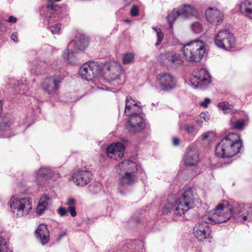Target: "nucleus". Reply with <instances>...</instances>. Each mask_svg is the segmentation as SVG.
Masks as SVG:
<instances>
[{"mask_svg":"<svg viewBox=\"0 0 252 252\" xmlns=\"http://www.w3.org/2000/svg\"><path fill=\"white\" fill-rule=\"evenodd\" d=\"M7 252V244L5 239L0 236V252Z\"/></svg>","mask_w":252,"mask_h":252,"instance_id":"nucleus-38","label":"nucleus"},{"mask_svg":"<svg viewBox=\"0 0 252 252\" xmlns=\"http://www.w3.org/2000/svg\"><path fill=\"white\" fill-rule=\"evenodd\" d=\"M125 21L126 23H130L131 22L130 20H128V19L125 20Z\"/></svg>","mask_w":252,"mask_h":252,"instance_id":"nucleus-54","label":"nucleus"},{"mask_svg":"<svg viewBox=\"0 0 252 252\" xmlns=\"http://www.w3.org/2000/svg\"><path fill=\"white\" fill-rule=\"evenodd\" d=\"M52 205L51 198L47 195L42 196L36 207V213L38 215H42L44 211L48 209Z\"/></svg>","mask_w":252,"mask_h":252,"instance_id":"nucleus-25","label":"nucleus"},{"mask_svg":"<svg viewBox=\"0 0 252 252\" xmlns=\"http://www.w3.org/2000/svg\"><path fill=\"white\" fill-rule=\"evenodd\" d=\"M211 100L208 98H206L204 100L200 103V105L204 108H207L208 105L210 103Z\"/></svg>","mask_w":252,"mask_h":252,"instance_id":"nucleus-45","label":"nucleus"},{"mask_svg":"<svg viewBox=\"0 0 252 252\" xmlns=\"http://www.w3.org/2000/svg\"><path fill=\"white\" fill-rule=\"evenodd\" d=\"M125 150V148L122 143H115L108 147L107 154L110 158L118 160L123 157Z\"/></svg>","mask_w":252,"mask_h":252,"instance_id":"nucleus-15","label":"nucleus"},{"mask_svg":"<svg viewBox=\"0 0 252 252\" xmlns=\"http://www.w3.org/2000/svg\"><path fill=\"white\" fill-rule=\"evenodd\" d=\"M161 58L163 63L167 65L177 67L183 63L180 55L176 53H166L161 55Z\"/></svg>","mask_w":252,"mask_h":252,"instance_id":"nucleus-17","label":"nucleus"},{"mask_svg":"<svg viewBox=\"0 0 252 252\" xmlns=\"http://www.w3.org/2000/svg\"><path fill=\"white\" fill-rule=\"evenodd\" d=\"M134 54L132 53H127L124 55L122 60L123 63L125 64H129L132 63L134 59Z\"/></svg>","mask_w":252,"mask_h":252,"instance_id":"nucleus-34","label":"nucleus"},{"mask_svg":"<svg viewBox=\"0 0 252 252\" xmlns=\"http://www.w3.org/2000/svg\"><path fill=\"white\" fill-rule=\"evenodd\" d=\"M205 15L208 21L212 24L218 25L223 20V15L217 9L209 8L206 10Z\"/></svg>","mask_w":252,"mask_h":252,"instance_id":"nucleus-18","label":"nucleus"},{"mask_svg":"<svg viewBox=\"0 0 252 252\" xmlns=\"http://www.w3.org/2000/svg\"><path fill=\"white\" fill-rule=\"evenodd\" d=\"M157 83L165 91H170L176 86V81L173 76L169 73L161 72L157 78Z\"/></svg>","mask_w":252,"mask_h":252,"instance_id":"nucleus-12","label":"nucleus"},{"mask_svg":"<svg viewBox=\"0 0 252 252\" xmlns=\"http://www.w3.org/2000/svg\"><path fill=\"white\" fill-rule=\"evenodd\" d=\"M100 70L101 66L97 63L88 62L80 68L79 74L82 78L90 81L95 78Z\"/></svg>","mask_w":252,"mask_h":252,"instance_id":"nucleus-7","label":"nucleus"},{"mask_svg":"<svg viewBox=\"0 0 252 252\" xmlns=\"http://www.w3.org/2000/svg\"><path fill=\"white\" fill-rule=\"evenodd\" d=\"M246 123V121L244 119H240L234 123L233 126L235 128L242 130L243 129Z\"/></svg>","mask_w":252,"mask_h":252,"instance_id":"nucleus-36","label":"nucleus"},{"mask_svg":"<svg viewBox=\"0 0 252 252\" xmlns=\"http://www.w3.org/2000/svg\"><path fill=\"white\" fill-rule=\"evenodd\" d=\"M199 117L201 119H203L206 122H208L210 119V115L207 112L201 113Z\"/></svg>","mask_w":252,"mask_h":252,"instance_id":"nucleus-41","label":"nucleus"},{"mask_svg":"<svg viewBox=\"0 0 252 252\" xmlns=\"http://www.w3.org/2000/svg\"><path fill=\"white\" fill-rule=\"evenodd\" d=\"M124 174H121L120 178V184L121 185H130L137 181V177L135 172H126Z\"/></svg>","mask_w":252,"mask_h":252,"instance_id":"nucleus-28","label":"nucleus"},{"mask_svg":"<svg viewBox=\"0 0 252 252\" xmlns=\"http://www.w3.org/2000/svg\"><path fill=\"white\" fill-rule=\"evenodd\" d=\"M191 28L194 33H200L202 30V25L198 22H194L191 25Z\"/></svg>","mask_w":252,"mask_h":252,"instance_id":"nucleus-39","label":"nucleus"},{"mask_svg":"<svg viewBox=\"0 0 252 252\" xmlns=\"http://www.w3.org/2000/svg\"><path fill=\"white\" fill-rule=\"evenodd\" d=\"M242 141L235 133L226 135L216 147L215 154L219 158L232 157L240 152Z\"/></svg>","mask_w":252,"mask_h":252,"instance_id":"nucleus-2","label":"nucleus"},{"mask_svg":"<svg viewBox=\"0 0 252 252\" xmlns=\"http://www.w3.org/2000/svg\"><path fill=\"white\" fill-rule=\"evenodd\" d=\"M179 128L181 130L185 129L186 132L189 134L193 135L196 134L195 127L192 124H184L182 122L179 124Z\"/></svg>","mask_w":252,"mask_h":252,"instance_id":"nucleus-31","label":"nucleus"},{"mask_svg":"<svg viewBox=\"0 0 252 252\" xmlns=\"http://www.w3.org/2000/svg\"><path fill=\"white\" fill-rule=\"evenodd\" d=\"M74 51V49L71 50L69 49L68 46L67 49L65 50L63 53V58L68 63L72 64L75 62V57L73 54Z\"/></svg>","mask_w":252,"mask_h":252,"instance_id":"nucleus-30","label":"nucleus"},{"mask_svg":"<svg viewBox=\"0 0 252 252\" xmlns=\"http://www.w3.org/2000/svg\"><path fill=\"white\" fill-rule=\"evenodd\" d=\"M119 174L126 172H136L138 169L136 163L131 160H124L116 167Z\"/></svg>","mask_w":252,"mask_h":252,"instance_id":"nucleus-20","label":"nucleus"},{"mask_svg":"<svg viewBox=\"0 0 252 252\" xmlns=\"http://www.w3.org/2000/svg\"><path fill=\"white\" fill-rule=\"evenodd\" d=\"M35 235L38 240L42 245L46 244L48 242L50 234L45 224H40L38 225L35 231Z\"/></svg>","mask_w":252,"mask_h":252,"instance_id":"nucleus-23","label":"nucleus"},{"mask_svg":"<svg viewBox=\"0 0 252 252\" xmlns=\"http://www.w3.org/2000/svg\"><path fill=\"white\" fill-rule=\"evenodd\" d=\"M3 105L0 101V115L2 111ZM13 124L12 120L8 115H0V132L8 130Z\"/></svg>","mask_w":252,"mask_h":252,"instance_id":"nucleus-26","label":"nucleus"},{"mask_svg":"<svg viewBox=\"0 0 252 252\" xmlns=\"http://www.w3.org/2000/svg\"><path fill=\"white\" fill-rule=\"evenodd\" d=\"M139 113L134 112L130 114L129 118L126 125L127 128L131 133L140 132L143 130L145 124L143 118L139 116Z\"/></svg>","mask_w":252,"mask_h":252,"instance_id":"nucleus-10","label":"nucleus"},{"mask_svg":"<svg viewBox=\"0 0 252 252\" xmlns=\"http://www.w3.org/2000/svg\"><path fill=\"white\" fill-rule=\"evenodd\" d=\"M179 143L180 140L178 138L176 137H174L173 138V144L174 145L177 146L179 144Z\"/></svg>","mask_w":252,"mask_h":252,"instance_id":"nucleus-51","label":"nucleus"},{"mask_svg":"<svg viewBox=\"0 0 252 252\" xmlns=\"http://www.w3.org/2000/svg\"><path fill=\"white\" fill-rule=\"evenodd\" d=\"M11 39L13 40L14 42H17L18 41V37L17 33L14 32L11 36Z\"/></svg>","mask_w":252,"mask_h":252,"instance_id":"nucleus-50","label":"nucleus"},{"mask_svg":"<svg viewBox=\"0 0 252 252\" xmlns=\"http://www.w3.org/2000/svg\"><path fill=\"white\" fill-rule=\"evenodd\" d=\"M134 0H125V3L126 5H128V4H129L130 3H131Z\"/></svg>","mask_w":252,"mask_h":252,"instance_id":"nucleus-53","label":"nucleus"},{"mask_svg":"<svg viewBox=\"0 0 252 252\" xmlns=\"http://www.w3.org/2000/svg\"><path fill=\"white\" fill-rule=\"evenodd\" d=\"M53 170L49 167H41L34 174L35 182L38 185H42L51 178Z\"/></svg>","mask_w":252,"mask_h":252,"instance_id":"nucleus-19","label":"nucleus"},{"mask_svg":"<svg viewBox=\"0 0 252 252\" xmlns=\"http://www.w3.org/2000/svg\"><path fill=\"white\" fill-rule=\"evenodd\" d=\"M199 160V157L198 151L192 147H189L185 156L186 164L189 166H194L198 163Z\"/></svg>","mask_w":252,"mask_h":252,"instance_id":"nucleus-21","label":"nucleus"},{"mask_svg":"<svg viewBox=\"0 0 252 252\" xmlns=\"http://www.w3.org/2000/svg\"><path fill=\"white\" fill-rule=\"evenodd\" d=\"M190 118V116L187 115H183L182 116L180 117L181 121H183V122H185L189 120V118Z\"/></svg>","mask_w":252,"mask_h":252,"instance_id":"nucleus-47","label":"nucleus"},{"mask_svg":"<svg viewBox=\"0 0 252 252\" xmlns=\"http://www.w3.org/2000/svg\"><path fill=\"white\" fill-rule=\"evenodd\" d=\"M8 204L11 212L16 217L27 215L32 208L30 199L26 197L12 196Z\"/></svg>","mask_w":252,"mask_h":252,"instance_id":"nucleus-5","label":"nucleus"},{"mask_svg":"<svg viewBox=\"0 0 252 252\" xmlns=\"http://www.w3.org/2000/svg\"><path fill=\"white\" fill-rule=\"evenodd\" d=\"M239 10L246 17L252 20V0H245L239 4Z\"/></svg>","mask_w":252,"mask_h":252,"instance_id":"nucleus-27","label":"nucleus"},{"mask_svg":"<svg viewBox=\"0 0 252 252\" xmlns=\"http://www.w3.org/2000/svg\"><path fill=\"white\" fill-rule=\"evenodd\" d=\"M215 133L213 131H209L204 133L201 136V138L203 140H207L208 141H211L213 140L215 137Z\"/></svg>","mask_w":252,"mask_h":252,"instance_id":"nucleus-35","label":"nucleus"},{"mask_svg":"<svg viewBox=\"0 0 252 252\" xmlns=\"http://www.w3.org/2000/svg\"><path fill=\"white\" fill-rule=\"evenodd\" d=\"M215 44L220 48L229 50L235 45V39L234 35L227 30L220 31L217 34Z\"/></svg>","mask_w":252,"mask_h":252,"instance_id":"nucleus-6","label":"nucleus"},{"mask_svg":"<svg viewBox=\"0 0 252 252\" xmlns=\"http://www.w3.org/2000/svg\"><path fill=\"white\" fill-rule=\"evenodd\" d=\"M190 80L192 83H196V86L207 85L211 81V77L208 71L204 68L194 69Z\"/></svg>","mask_w":252,"mask_h":252,"instance_id":"nucleus-13","label":"nucleus"},{"mask_svg":"<svg viewBox=\"0 0 252 252\" xmlns=\"http://www.w3.org/2000/svg\"><path fill=\"white\" fill-rule=\"evenodd\" d=\"M172 205H173V204H167L163 208V213L164 214H167L169 212L173 211L171 210V208L172 207Z\"/></svg>","mask_w":252,"mask_h":252,"instance_id":"nucleus-43","label":"nucleus"},{"mask_svg":"<svg viewBox=\"0 0 252 252\" xmlns=\"http://www.w3.org/2000/svg\"><path fill=\"white\" fill-rule=\"evenodd\" d=\"M92 174L88 170H81L75 173L72 176L73 182L78 186H84L92 179Z\"/></svg>","mask_w":252,"mask_h":252,"instance_id":"nucleus-16","label":"nucleus"},{"mask_svg":"<svg viewBox=\"0 0 252 252\" xmlns=\"http://www.w3.org/2000/svg\"><path fill=\"white\" fill-rule=\"evenodd\" d=\"M67 210L70 213L71 216L72 217H75L77 215L75 210V207L74 206H69Z\"/></svg>","mask_w":252,"mask_h":252,"instance_id":"nucleus-44","label":"nucleus"},{"mask_svg":"<svg viewBox=\"0 0 252 252\" xmlns=\"http://www.w3.org/2000/svg\"><path fill=\"white\" fill-rule=\"evenodd\" d=\"M48 28L53 34H58L60 31V26L58 24L50 26V20H49Z\"/></svg>","mask_w":252,"mask_h":252,"instance_id":"nucleus-37","label":"nucleus"},{"mask_svg":"<svg viewBox=\"0 0 252 252\" xmlns=\"http://www.w3.org/2000/svg\"><path fill=\"white\" fill-rule=\"evenodd\" d=\"M182 52L188 61L198 62L202 59L205 53V45L200 40H193L184 45Z\"/></svg>","mask_w":252,"mask_h":252,"instance_id":"nucleus-4","label":"nucleus"},{"mask_svg":"<svg viewBox=\"0 0 252 252\" xmlns=\"http://www.w3.org/2000/svg\"><path fill=\"white\" fill-rule=\"evenodd\" d=\"M60 7L57 4H54L52 2V0H48V3L46 6L48 13L52 14L53 13L58 11Z\"/></svg>","mask_w":252,"mask_h":252,"instance_id":"nucleus-32","label":"nucleus"},{"mask_svg":"<svg viewBox=\"0 0 252 252\" xmlns=\"http://www.w3.org/2000/svg\"><path fill=\"white\" fill-rule=\"evenodd\" d=\"M142 110V108L138 105V104L130 96L126 97V107L125 113L127 115H130L134 112L140 113Z\"/></svg>","mask_w":252,"mask_h":252,"instance_id":"nucleus-24","label":"nucleus"},{"mask_svg":"<svg viewBox=\"0 0 252 252\" xmlns=\"http://www.w3.org/2000/svg\"><path fill=\"white\" fill-rule=\"evenodd\" d=\"M139 9L136 5H133L130 10V15L132 17H136L139 15Z\"/></svg>","mask_w":252,"mask_h":252,"instance_id":"nucleus-40","label":"nucleus"},{"mask_svg":"<svg viewBox=\"0 0 252 252\" xmlns=\"http://www.w3.org/2000/svg\"><path fill=\"white\" fill-rule=\"evenodd\" d=\"M62 80V77L59 75L49 76L43 81L42 88L49 94H55L59 90Z\"/></svg>","mask_w":252,"mask_h":252,"instance_id":"nucleus-11","label":"nucleus"},{"mask_svg":"<svg viewBox=\"0 0 252 252\" xmlns=\"http://www.w3.org/2000/svg\"><path fill=\"white\" fill-rule=\"evenodd\" d=\"M197 12L195 8L189 4H185L183 7L179 10H174L167 17L170 27L172 28L174 22L178 17L187 18L190 16H197Z\"/></svg>","mask_w":252,"mask_h":252,"instance_id":"nucleus-8","label":"nucleus"},{"mask_svg":"<svg viewBox=\"0 0 252 252\" xmlns=\"http://www.w3.org/2000/svg\"><path fill=\"white\" fill-rule=\"evenodd\" d=\"M252 212L250 204H239L232 211L231 206L227 201H223L217 205L215 209L205 215V219L211 224L221 223L228 220L232 216L239 222H243L251 219Z\"/></svg>","mask_w":252,"mask_h":252,"instance_id":"nucleus-1","label":"nucleus"},{"mask_svg":"<svg viewBox=\"0 0 252 252\" xmlns=\"http://www.w3.org/2000/svg\"><path fill=\"white\" fill-rule=\"evenodd\" d=\"M153 29L156 32L157 37V41L155 45L156 46H158L162 42L163 39L164 35L160 29L157 28L156 27H153Z\"/></svg>","mask_w":252,"mask_h":252,"instance_id":"nucleus-33","label":"nucleus"},{"mask_svg":"<svg viewBox=\"0 0 252 252\" xmlns=\"http://www.w3.org/2000/svg\"><path fill=\"white\" fill-rule=\"evenodd\" d=\"M104 69L109 81L118 79L122 71L121 65L115 62H110L106 63Z\"/></svg>","mask_w":252,"mask_h":252,"instance_id":"nucleus-14","label":"nucleus"},{"mask_svg":"<svg viewBox=\"0 0 252 252\" xmlns=\"http://www.w3.org/2000/svg\"><path fill=\"white\" fill-rule=\"evenodd\" d=\"M194 198L193 192L189 188H184L171 208L175 214L182 215L194 207Z\"/></svg>","mask_w":252,"mask_h":252,"instance_id":"nucleus-3","label":"nucleus"},{"mask_svg":"<svg viewBox=\"0 0 252 252\" xmlns=\"http://www.w3.org/2000/svg\"><path fill=\"white\" fill-rule=\"evenodd\" d=\"M218 106L220 109L223 110L224 113H225L232 114L235 113L237 111L234 106L227 101L221 102L218 104Z\"/></svg>","mask_w":252,"mask_h":252,"instance_id":"nucleus-29","label":"nucleus"},{"mask_svg":"<svg viewBox=\"0 0 252 252\" xmlns=\"http://www.w3.org/2000/svg\"><path fill=\"white\" fill-rule=\"evenodd\" d=\"M7 21L9 23H15L17 21V18L12 16H10Z\"/></svg>","mask_w":252,"mask_h":252,"instance_id":"nucleus-48","label":"nucleus"},{"mask_svg":"<svg viewBox=\"0 0 252 252\" xmlns=\"http://www.w3.org/2000/svg\"><path fill=\"white\" fill-rule=\"evenodd\" d=\"M196 124L200 127H202L203 124V121L200 118L196 119Z\"/></svg>","mask_w":252,"mask_h":252,"instance_id":"nucleus-49","label":"nucleus"},{"mask_svg":"<svg viewBox=\"0 0 252 252\" xmlns=\"http://www.w3.org/2000/svg\"><path fill=\"white\" fill-rule=\"evenodd\" d=\"M75 200L71 197H69L67 198V200L66 203V204L67 205H68L69 206H73V205L75 204Z\"/></svg>","mask_w":252,"mask_h":252,"instance_id":"nucleus-46","label":"nucleus"},{"mask_svg":"<svg viewBox=\"0 0 252 252\" xmlns=\"http://www.w3.org/2000/svg\"><path fill=\"white\" fill-rule=\"evenodd\" d=\"M66 235V232H63L62 233H60L59 236V238L60 239H61L62 238H63V236H64L65 235Z\"/></svg>","mask_w":252,"mask_h":252,"instance_id":"nucleus-52","label":"nucleus"},{"mask_svg":"<svg viewBox=\"0 0 252 252\" xmlns=\"http://www.w3.org/2000/svg\"><path fill=\"white\" fill-rule=\"evenodd\" d=\"M89 45L88 38L84 35H81L68 44V48L74 51L83 50Z\"/></svg>","mask_w":252,"mask_h":252,"instance_id":"nucleus-22","label":"nucleus"},{"mask_svg":"<svg viewBox=\"0 0 252 252\" xmlns=\"http://www.w3.org/2000/svg\"><path fill=\"white\" fill-rule=\"evenodd\" d=\"M208 219H205V215L202 220L198 221L194 226L193 233L195 237L200 241H203L210 237L211 229L208 225Z\"/></svg>","mask_w":252,"mask_h":252,"instance_id":"nucleus-9","label":"nucleus"},{"mask_svg":"<svg viewBox=\"0 0 252 252\" xmlns=\"http://www.w3.org/2000/svg\"><path fill=\"white\" fill-rule=\"evenodd\" d=\"M57 212L61 217H63L67 214V210L62 207H60L57 210Z\"/></svg>","mask_w":252,"mask_h":252,"instance_id":"nucleus-42","label":"nucleus"}]
</instances>
